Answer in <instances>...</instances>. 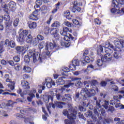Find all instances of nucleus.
<instances>
[{
    "mask_svg": "<svg viewBox=\"0 0 124 124\" xmlns=\"http://www.w3.org/2000/svg\"><path fill=\"white\" fill-rule=\"evenodd\" d=\"M6 82L9 83L7 84V86L11 91H14L15 90V81H12L11 79L7 78Z\"/></svg>",
    "mask_w": 124,
    "mask_h": 124,
    "instance_id": "15",
    "label": "nucleus"
},
{
    "mask_svg": "<svg viewBox=\"0 0 124 124\" xmlns=\"http://www.w3.org/2000/svg\"><path fill=\"white\" fill-rule=\"evenodd\" d=\"M29 96L27 97V100L29 102H31L32 101V99L35 97V95L32 93H29Z\"/></svg>",
    "mask_w": 124,
    "mask_h": 124,
    "instance_id": "34",
    "label": "nucleus"
},
{
    "mask_svg": "<svg viewBox=\"0 0 124 124\" xmlns=\"http://www.w3.org/2000/svg\"><path fill=\"white\" fill-rule=\"evenodd\" d=\"M63 79H65V77H62L59 78L56 80L57 85H64V84L65 83V80H64Z\"/></svg>",
    "mask_w": 124,
    "mask_h": 124,
    "instance_id": "23",
    "label": "nucleus"
},
{
    "mask_svg": "<svg viewBox=\"0 0 124 124\" xmlns=\"http://www.w3.org/2000/svg\"><path fill=\"white\" fill-rule=\"evenodd\" d=\"M88 97L94 96L95 95V90L94 89H89L88 91Z\"/></svg>",
    "mask_w": 124,
    "mask_h": 124,
    "instance_id": "29",
    "label": "nucleus"
},
{
    "mask_svg": "<svg viewBox=\"0 0 124 124\" xmlns=\"http://www.w3.org/2000/svg\"><path fill=\"white\" fill-rule=\"evenodd\" d=\"M108 105H109V101L107 100L104 101V104L102 105V107H104L105 109H108Z\"/></svg>",
    "mask_w": 124,
    "mask_h": 124,
    "instance_id": "41",
    "label": "nucleus"
},
{
    "mask_svg": "<svg viewBox=\"0 0 124 124\" xmlns=\"http://www.w3.org/2000/svg\"><path fill=\"white\" fill-rule=\"evenodd\" d=\"M122 97H123V96H122V95H119L118 96L116 95L113 96V99L117 101V102H120V100L121 98H122Z\"/></svg>",
    "mask_w": 124,
    "mask_h": 124,
    "instance_id": "42",
    "label": "nucleus"
},
{
    "mask_svg": "<svg viewBox=\"0 0 124 124\" xmlns=\"http://www.w3.org/2000/svg\"><path fill=\"white\" fill-rule=\"evenodd\" d=\"M124 5V0H113L112 2V6L113 8L111 9L110 12L113 14H122L123 13L124 14V8L121 9L120 10V7L119 5Z\"/></svg>",
    "mask_w": 124,
    "mask_h": 124,
    "instance_id": "3",
    "label": "nucleus"
},
{
    "mask_svg": "<svg viewBox=\"0 0 124 124\" xmlns=\"http://www.w3.org/2000/svg\"><path fill=\"white\" fill-rule=\"evenodd\" d=\"M6 25V31H12V22L8 21L5 23Z\"/></svg>",
    "mask_w": 124,
    "mask_h": 124,
    "instance_id": "27",
    "label": "nucleus"
},
{
    "mask_svg": "<svg viewBox=\"0 0 124 124\" xmlns=\"http://www.w3.org/2000/svg\"><path fill=\"white\" fill-rule=\"evenodd\" d=\"M42 5V1H41V0H36L35 1V5L34 6V8H35V9H37V8L39 9H41L40 6Z\"/></svg>",
    "mask_w": 124,
    "mask_h": 124,
    "instance_id": "28",
    "label": "nucleus"
},
{
    "mask_svg": "<svg viewBox=\"0 0 124 124\" xmlns=\"http://www.w3.org/2000/svg\"><path fill=\"white\" fill-rule=\"evenodd\" d=\"M110 44V42L109 41L106 42L104 44H103L102 45H100L98 46L97 49V55H100L101 53L103 52V47L104 48H105V51L106 54H109V55H111L112 53H113V51L111 50V49L108 48H109V44Z\"/></svg>",
    "mask_w": 124,
    "mask_h": 124,
    "instance_id": "4",
    "label": "nucleus"
},
{
    "mask_svg": "<svg viewBox=\"0 0 124 124\" xmlns=\"http://www.w3.org/2000/svg\"><path fill=\"white\" fill-rule=\"evenodd\" d=\"M29 49V46L26 45L24 46H17L16 47V50L17 54L19 55H24L26 53V50Z\"/></svg>",
    "mask_w": 124,
    "mask_h": 124,
    "instance_id": "10",
    "label": "nucleus"
},
{
    "mask_svg": "<svg viewBox=\"0 0 124 124\" xmlns=\"http://www.w3.org/2000/svg\"><path fill=\"white\" fill-rule=\"evenodd\" d=\"M101 100L98 99L96 101V106L97 107L98 110L99 112H101V114L102 116H106V111H105V109L103 108H101L102 105H101Z\"/></svg>",
    "mask_w": 124,
    "mask_h": 124,
    "instance_id": "11",
    "label": "nucleus"
},
{
    "mask_svg": "<svg viewBox=\"0 0 124 124\" xmlns=\"http://www.w3.org/2000/svg\"><path fill=\"white\" fill-rule=\"evenodd\" d=\"M83 58H84L85 62H87V63H89L91 62V59H90V57H89V56H85Z\"/></svg>",
    "mask_w": 124,
    "mask_h": 124,
    "instance_id": "57",
    "label": "nucleus"
},
{
    "mask_svg": "<svg viewBox=\"0 0 124 124\" xmlns=\"http://www.w3.org/2000/svg\"><path fill=\"white\" fill-rule=\"evenodd\" d=\"M3 45L1 43L0 44V53H2L4 51V48H3Z\"/></svg>",
    "mask_w": 124,
    "mask_h": 124,
    "instance_id": "61",
    "label": "nucleus"
},
{
    "mask_svg": "<svg viewBox=\"0 0 124 124\" xmlns=\"http://www.w3.org/2000/svg\"><path fill=\"white\" fill-rule=\"evenodd\" d=\"M66 105V103L62 102H59V101H55L54 103H49L48 105L46 106V108L47 111L49 112V114H51V107L53 108H59V109H62L63 108V106Z\"/></svg>",
    "mask_w": 124,
    "mask_h": 124,
    "instance_id": "5",
    "label": "nucleus"
},
{
    "mask_svg": "<svg viewBox=\"0 0 124 124\" xmlns=\"http://www.w3.org/2000/svg\"><path fill=\"white\" fill-rule=\"evenodd\" d=\"M73 6L72 7L71 10L73 13H75L76 11H78V12H81L82 11V8L80 7L83 5L82 2L76 0L73 1Z\"/></svg>",
    "mask_w": 124,
    "mask_h": 124,
    "instance_id": "8",
    "label": "nucleus"
},
{
    "mask_svg": "<svg viewBox=\"0 0 124 124\" xmlns=\"http://www.w3.org/2000/svg\"><path fill=\"white\" fill-rule=\"evenodd\" d=\"M69 69H69L66 67L64 68L63 72L62 73V75L63 76H66V77L68 76V73L70 71Z\"/></svg>",
    "mask_w": 124,
    "mask_h": 124,
    "instance_id": "30",
    "label": "nucleus"
},
{
    "mask_svg": "<svg viewBox=\"0 0 124 124\" xmlns=\"http://www.w3.org/2000/svg\"><path fill=\"white\" fill-rule=\"evenodd\" d=\"M63 39L64 41L61 42V44L62 46H64L65 47H69L71 43L74 42L76 40L75 37L69 33L68 34V36H64Z\"/></svg>",
    "mask_w": 124,
    "mask_h": 124,
    "instance_id": "6",
    "label": "nucleus"
},
{
    "mask_svg": "<svg viewBox=\"0 0 124 124\" xmlns=\"http://www.w3.org/2000/svg\"><path fill=\"white\" fill-rule=\"evenodd\" d=\"M46 86L48 89L52 88V86H55L56 85L55 82L49 78H46Z\"/></svg>",
    "mask_w": 124,
    "mask_h": 124,
    "instance_id": "17",
    "label": "nucleus"
},
{
    "mask_svg": "<svg viewBox=\"0 0 124 124\" xmlns=\"http://www.w3.org/2000/svg\"><path fill=\"white\" fill-rule=\"evenodd\" d=\"M55 95L57 100H59V101H62V97H63V96H62V95H61V93H57L55 94Z\"/></svg>",
    "mask_w": 124,
    "mask_h": 124,
    "instance_id": "40",
    "label": "nucleus"
},
{
    "mask_svg": "<svg viewBox=\"0 0 124 124\" xmlns=\"http://www.w3.org/2000/svg\"><path fill=\"white\" fill-rule=\"evenodd\" d=\"M103 122L104 124H111V123H113V120H109L106 119L105 120H103Z\"/></svg>",
    "mask_w": 124,
    "mask_h": 124,
    "instance_id": "56",
    "label": "nucleus"
},
{
    "mask_svg": "<svg viewBox=\"0 0 124 124\" xmlns=\"http://www.w3.org/2000/svg\"><path fill=\"white\" fill-rule=\"evenodd\" d=\"M9 7L10 8V10L14 11L16 8V3L13 1H10L9 3Z\"/></svg>",
    "mask_w": 124,
    "mask_h": 124,
    "instance_id": "26",
    "label": "nucleus"
},
{
    "mask_svg": "<svg viewBox=\"0 0 124 124\" xmlns=\"http://www.w3.org/2000/svg\"><path fill=\"white\" fill-rule=\"evenodd\" d=\"M47 84V82H46V80H45V81H44L42 83L43 86H40V88H41L43 90H45V84Z\"/></svg>",
    "mask_w": 124,
    "mask_h": 124,
    "instance_id": "64",
    "label": "nucleus"
},
{
    "mask_svg": "<svg viewBox=\"0 0 124 124\" xmlns=\"http://www.w3.org/2000/svg\"><path fill=\"white\" fill-rule=\"evenodd\" d=\"M71 86H74V83L70 82L67 84L64 85L63 87H64V88L68 89V88H70V87H71Z\"/></svg>",
    "mask_w": 124,
    "mask_h": 124,
    "instance_id": "48",
    "label": "nucleus"
},
{
    "mask_svg": "<svg viewBox=\"0 0 124 124\" xmlns=\"http://www.w3.org/2000/svg\"><path fill=\"white\" fill-rule=\"evenodd\" d=\"M72 32V30H69L68 28L64 27L63 28V30L60 31V34L61 35H63L64 36H68L67 34V32Z\"/></svg>",
    "mask_w": 124,
    "mask_h": 124,
    "instance_id": "19",
    "label": "nucleus"
},
{
    "mask_svg": "<svg viewBox=\"0 0 124 124\" xmlns=\"http://www.w3.org/2000/svg\"><path fill=\"white\" fill-rule=\"evenodd\" d=\"M21 85L22 88L25 90H29L30 89V83L26 80H22L21 81Z\"/></svg>",
    "mask_w": 124,
    "mask_h": 124,
    "instance_id": "22",
    "label": "nucleus"
},
{
    "mask_svg": "<svg viewBox=\"0 0 124 124\" xmlns=\"http://www.w3.org/2000/svg\"><path fill=\"white\" fill-rule=\"evenodd\" d=\"M88 92H89V90L87 88H83L80 91V95L84 100H86L87 98L89 97Z\"/></svg>",
    "mask_w": 124,
    "mask_h": 124,
    "instance_id": "16",
    "label": "nucleus"
},
{
    "mask_svg": "<svg viewBox=\"0 0 124 124\" xmlns=\"http://www.w3.org/2000/svg\"><path fill=\"white\" fill-rule=\"evenodd\" d=\"M37 39H38L39 41L40 40V41H41L42 40H43V39H44V37L40 34H39L37 36Z\"/></svg>",
    "mask_w": 124,
    "mask_h": 124,
    "instance_id": "59",
    "label": "nucleus"
},
{
    "mask_svg": "<svg viewBox=\"0 0 124 124\" xmlns=\"http://www.w3.org/2000/svg\"><path fill=\"white\" fill-rule=\"evenodd\" d=\"M73 23L74 25H75L76 26H81L79 23V21L77 19H73Z\"/></svg>",
    "mask_w": 124,
    "mask_h": 124,
    "instance_id": "52",
    "label": "nucleus"
},
{
    "mask_svg": "<svg viewBox=\"0 0 124 124\" xmlns=\"http://www.w3.org/2000/svg\"><path fill=\"white\" fill-rule=\"evenodd\" d=\"M13 59L15 62H20V57H19L18 56L14 57Z\"/></svg>",
    "mask_w": 124,
    "mask_h": 124,
    "instance_id": "53",
    "label": "nucleus"
},
{
    "mask_svg": "<svg viewBox=\"0 0 124 124\" xmlns=\"http://www.w3.org/2000/svg\"><path fill=\"white\" fill-rule=\"evenodd\" d=\"M35 11L33 12L32 13V15H36L37 16L38 15V12L40 11V10H41V9H35Z\"/></svg>",
    "mask_w": 124,
    "mask_h": 124,
    "instance_id": "60",
    "label": "nucleus"
},
{
    "mask_svg": "<svg viewBox=\"0 0 124 124\" xmlns=\"http://www.w3.org/2000/svg\"><path fill=\"white\" fill-rule=\"evenodd\" d=\"M90 84L92 87H95L96 86H97V85H98V81H97L95 79H93L91 81Z\"/></svg>",
    "mask_w": 124,
    "mask_h": 124,
    "instance_id": "36",
    "label": "nucleus"
},
{
    "mask_svg": "<svg viewBox=\"0 0 124 124\" xmlns=\"http://www.w3.org/2000/svg\"><path fill=\"white\" fill-rule=\"evenodd\" d=\"M117 102H118L116 101V100H114L113 99V100H110V105H112V106H114V105H116Z\"/></svg>",
    "mask_w": 124,
    "mask_h": 124,
    "instance_id": "62",
    "label": "nucleus"
},
{
    "mask_svg": "<svg viewBox=\"0 0 124 124\" xmlns=\"http://www.w3.org/2000/svg\"><path fill=\"white\" fill-rule=\"evenodd\" d=\"M15 46H16V44L15 43V42L13 40H11L10 42V47L11 48H15Z\"/></svg>",
    "mask_w": 124,
    "mask_h": 124,
    "instance_id": "54",
    "label": "nucleus"
},
{
    "mask_svg": "<svg viewBox=\"0 0 124 124\" xmlns=\"http://www.w3.org/2000/svg\"><path fill=\"white\" fill-rule=\"evenodd\" d=\"M3 19H4V20H5V21L8 22V21H10V16L8 14H6L4 16Z\"/></svg>",
    "mask_w": 124,
    "mask_h": 124,
    "instance_id": "44",
    "label": "nucleus"
},
{
    "mask_svg": "<svg viewBox=\"0 0 124 124\" xmlns=\"http://www.w3.org/2000/svg\"><path fill=\"white\" fill-rule=\"evenodd\" d=\"M57 47V45L56 44H54L52 43H50L48 45H46V50H53L54 48H56Z\"/></svg>",
    "mask_w": 124,
    "mask_h": 124,
    "instance_id": "24",
    "label": "nucleus"
},
{
    "mask_svg": "<svg viewBox=\"0 0 124 124\" xmlns=\"http://www.w3.org/2000/svg\"><path fill=\"white\" fill-rule=\"evenodd\" d=\"M94 24L98 25H101V20L100 19H99L98 18H96L94 19Z\"/></svg>",
    "mask_w": 124,
    "mask_h": 124,
    "instance_id": "46",
    "label": "nucleus"
},
{
    "mask_svg": "<svg viewBox=\"0 0 124 124\" xmlns=\"http://www.w3.org/2000/svg\"><path fill=\"white\" fill-rule=\"evenodd\" d=\"M72 98H71V95L70 94H65L62 97V101L63 102H66L69 103V101H71Z\"/></svg>",
    "mask_w": 124,
    "mask_h": 124,
    "instance_id": "18",
    "label": "nucleus"
},
{
    "mask_svg": "<svg viewBox=\"0 0 124 124\" xmlns=\"http://www.w3.org/2000/svg\"><path fill=\"white\" fill-rule=\"evenodd\" d=\"M32 58L33 62H36L38 61L39 62H43V58L40 57L39 53L37 52V55L35 53L32 52V50H30L28 53V55L24 56V62L26 63H29L31 61V58Z\"/></svg>",
    "mask_w": 124,
    "mask_h": 124,
    "instance_id": "2",
    "label": "nucleus"
},
{
    "mask_svg": "<svg viewBox=\"0 0 124 124\" xmlns=\"http://www.w3.org/2000/svg\"><path fill=\"white\" fill-rule=\"evenodd\" d=\"M50 34L51 35H53V37L57 39V40H59V39H60V34H59V29L51 28Z\"/></svg>",
    "mask_w": 124,
    "mask_h": 124,
    "instance_id": "13",
    "label": "nucleus"
},
{
    "mask_svg": "<svg viewBox=\"0 0 124 124\" xmlns=\"http://www.w3.org/2000/svg\"><path fill=\"white\" fill-rule=\"evenodd\" d=\"M45 45V42H42L40 43V44L38 45L39 48L41 50V49H43L44 48V46Z\"/></svg>",
    "mask_w": 124,
    "mask_h": 124,
    "instance_id": "49",
    "label": "nucleus"
},
{
    "mask_svg": "<svg viewBox=\"0 0 124 124\" xmlns=\"http://www.w3.org/2000/svg\"><path fill=\"white\" fill-rule=\"evenodd\" d=\"M10 42L11 41H9L8 39H6L5 42H1V44L4 45H6V46H7V47H10Z\"/></svg>",
    "mask_w": 124,
    "mask_h": 124,
    "instance_id": "38",
    "label": "nucleus"
},
{
    "mask_svg": "<svg viewBox=\"0 0 124 124\" xmlns=\"http://www.w3.org/2000/svg\"><path fill=\"white\" fill-rule=\"evenodd\" d=\"M115 110V108L112 106H109L108 109V112H113Z\"/></svg>",
    "mask_w": 124,
    "mask_h": 124,
    "instance_id": "58",
    "label": "nucleus"
},
{
    "mask_svg": "<svg viewBox=\"0 0 124 124\" xmlns=\"http://www.w3.org/2000/svg\"><path fill=\"white\" fill-rule=\"evenodd\" d=\"M51 31V28L49 26H44L43 29V32L45 34L48 35V34H50V32Z\"/></svg>",
    "mask_w": 124,
    "mask_h": 124,
    "instance_id": "25",
    "label": "nucleus"
},
{
    "mask_svg": "<svg viewBox=\"0 0 124 124\" xmlns=\"http://www.w3.org/2000/svg\"><path fill=\"white\" fill-rule=\"evenodd\" d=\"M78 112L76 109L72 107L69 109L63 110L62 114L64 116H67L68 119L64 120L65 124H76V122L74 121L76 120L77 116L76 115Z\"/></svg>",
    "mask_w": 124,
    "mask_h": 124,
    "instance_id": "1",
    "label": "nucleus"
},
{
    "mask_svg": "<svg viewBox=\"0 0 124 124\" xmlns=\"http://www.w3.org/2000/svg\"><path fill=\"white\" fill-rule=\"evenodd\" d=\"M60 27V22L58 21H55L51 25V28H59Z\"/></svg>",
    "mask_w": 124,
    "mask_h": 124,
    "instance_id": "39",
    "label": "nucleus"
},
{
    "mask_svg": "<svg viewBox=\"0 0 124 124\" xmlns=\"http://www.w3.org/2000/svg\"><path fill=\"white\" fill-rule=\"evenodd\" d=\"M8 63H9V64H10V65H11V66H15L16 65H17V64H18V63H14V61H12V60H9L8 61Z\"/></svg>",
    "mask_w": 124,
    "mask_h": 124,
    "instance_id": "50",
    "label": "nucleus"
},
{
    "mask_svg": "<svg viewBox=\"0 0 124 124\" xmlns=\"http://www.w3.org/2000/svg\"><path fill=\"white\" fill-rule=\"evenodd\" d=\"M72 81L75 82V86L78 88H82L83 87V83L81 81L82 78H74L71 79Z\"/></svg>",
    "mask_w": 124,
    "mask_h": 124,
    "instance_id": "14",
    "label": "nucleus"
},
{
    "mask_svg": "<svg viewBox=\"0 0 124 124\" xmlns=\"http://www.w3.org/2000/svg\"><path fill=\"white\" fill-rule=\"evenodd\" d=\"M23 70L26 73H31V68L29 66L25 65L23 66Z\"/></svg>",
    "mask_w": 124,
    "mask_h": 124,
    "instance_id": "31",
    "label": "nucleus"
},
{
    "mask_svg": "<svg viewBox=\"0 0 124 124\" xmlns=\"http://www.w3.org/2000/svg\"><path fill=\"white\" fill-rule=\"evenodd\" d=\"M27 25L31 30H34V29H36V27H37V23L35 22L28 21Z\"/></svg>",
    "mask_w": 124,
    "mask_h": 124,
    "instance_id": "21",
    "label": "nucleus"
},
{
    "mask_svg": "<svg viewBox=\"0 0 124 124\" xmlns=\"http://www.w3.org/2000/svg\"><path fill=\"white\" fill-rule=\"evenodd\" d=\"M43 101L46 104L47 103H49V97H48V96H44V98H43Z\"/></svg>",
    "mask_w": 124,
    "mask_h": 124,
    "instance_id": "51",
    "label": "nucleus"
},
{
    "mask_svg": "<svg viewBox=\"0 0 124 124\" xmlns=\"http://www.w3.org/2000/svg\"><path fill=\"white\" fill-rule=\"evenodd\" d=\"M112 55L109 53L106 54L104 56H102L101 60L98 59L97 60V64L98 66H102L103 64H104L106 62H110L112 61Z\"/></svg>",
    "mask_w": 124,
    "mask_h": 124,
    "instance_id": "7",
    "label": "nucleus"
},
{
    "mask_svg": "<svg viewBox=\"0 0 124 124\" xmlns=\"http://www.w3.org/2000/svg\"><path fill=\"white\" fill-rule=\"evenodd\" d=\"M39 43V41L37 38H35L33 41V45L34 46H36Z\"/></svg>",
    "mask_w": 124,
    "mask_h": 124,
    "instance_id": "55",
    "label": "nucleus"
},
{
    "mask_svg": "<svg viewBox=\"0 0 124 124\" xmlns=\"http://www.w3.org/2000/svg\"><path fill=\"white\" fill-rule=\"evenodd\" d=\"M114 43L115 44V47H116V48H118V49H121V48H123V47H124V41H114Z\"/></svg>",
    "mask_w": 124,
    "mask_h": 124,
    "instance_id": "20",
    "label": "nucleus"
},
{
    "mask_svg": "<svg viewBox=\"0 0 124 124\" xmlns=\"http://www.w3.org/2000/svg\"><path fill=\"white\" fill-rule=\"evenodd\" d=\"M87 117H91L92 120L88 121L89 124H101L100 121L97 120L96 116L95 115H93L92 111H89L86 113Z\"/></svg>",
    "mask_w": 124,
    "mask_h": 124,
    "instance_id": "9",
    "label": "nucleus"
},
{
    "mask_svg": "<svg viewBox=\"0 0 124 124\" xmlns=\"http://www.w3.org/2000/svg\"><path fill=\"white\" fill-rule=\"evenodd\" d=\"M83 84L85 88H89V87H90V84L89 83V81H84Z\"/></svg>",
    "mask_w": 124,
    "mask_h": 124,
    "instance_id": "63",
    "label": "nucleus"
},
{
    "mask_svg": "<svg viewBox=\"0 0 124 124\" xmlns=\"http://www.w3.org/2000/svg\"><path fill=\"white\" fill-rule=\"evenodd\" d=\"M107 81L104 80H102L99 83L101 88H106V87H107Z\"/></svg>",
    "mask_w": 124,
    "mask_h": 124,
    "instance_id": "37",
    "label": "nucleus"
},
{
    "mask_svg": "<svg viewBox=\"0 0 124 124\" xmlns=\"http://www.w3.org/2000/svg\"><path fill=\"white\" fill-rule=\"evenodd\" d=\"M72 63L74 64V65H75V66H78L79 64H80V63L79 62V60L78 59H76L74 60H73Z\"/></svg>",
    "mask_w": 124,
    "mask_h": 124,
    "instance_id": "43",
    "label": "nucleus"
},
{
    "mask_svg": "<svg viewBox=\"0 0 124 124\" xmlns=\"http://www.w3.org/2000/svg\"><path fill=\"white\" fill-rule=\"evenodd\" d=\"M29 18L30 20H32V21H37L38 20V17L37 15H34L31 14L29 16Z\"/></svg>",
    "mask_w": 124,
    "mask_h": 124,
    "instance_id": "35",
    "label": "nucleus"
},
{
    "mask_svg": "<svg viewBox=\"0 0 124 124\" xmlns=\"http://www.w3.org/2000/svg\"><path fill=\"white\" fill-rule=\"evenodd\" d=\"M61 4V3L60 2H58L57 4H55V8L54 9L51 13H52V14H55V13H56V12H57V11H58V10H59V9H60V5Z\"/></svg>",
    "mask_w": 124,
    "mask_h": 124,
    "instance_id": "32",
    "label": "nucleus"
},
{
    "mask_svg": "<svg viewBox=\"0 0 124 124\" xmlns=\"http://www.w3.org/2000/svg\"><path fill=\"white\" fill-rule=\"evenodd\" d=\"M19 22H20V20H19V18H16L15 20L14 21V27H17L18 25H19Z\"/></svg>",
    "mask_w": 124,
    "mask_h": 124,
    "instance_id": "45",
    "label": "nucleus"
},
{
    "mask_svg": "<svg viewBox=\"0 0 124 124\" xmlns=\"http://www.w3.org/2000/svg\"><path fill=\"white\" fill-rule=\"evenodd\" d=\"M26 40L27 43H31L32 42V36H31V34H29L26 37Z\"/></svg>",
    "mask_w": 124,
    "mask_h": 124,
    "instance_id": "33",
    "label": "nucleus"
},
{
    "mask_svg": "<svg viewBox=\"0 0 124 124\" xmlns=\"http://www.w3.org/2000/svg\"><path fill=\"white\" fill-rule=\"evenodd\" d=\"M69 69H70V70H73V71L76 70V67L72 63V64H71L69 65Z\"/></svg>",
    "mask_w": 124,
    "mask_h": 124,
    "instance_id": "47",
    "label": "nucleus"
},
{
    "mask_svg": "<svg viewBox=\"0 0 124 124\" xmlns=\"http://www.w3.org/2000/svg\"><path fill=\"white\" fill-rule=\"evenodd\" d=\"M28 34H29V31L28 30H25L22 31L19 34L18 41L21 42V43H23L26 37H27V35H28Z\"/></svg>",
    "mask_w": 124,
    "mask_h": 124,
    "instance_id": "12",
    "label": "nucleus"
}]
</instances>
